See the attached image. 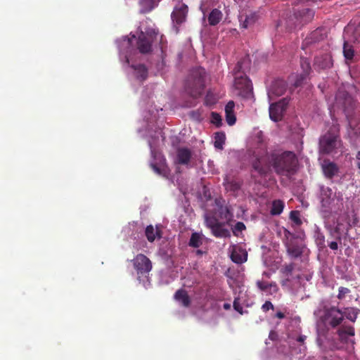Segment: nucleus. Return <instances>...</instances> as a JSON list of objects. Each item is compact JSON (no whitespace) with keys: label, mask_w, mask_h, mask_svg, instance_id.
Masks as SVG:
<instances>
[{"label":"nucleus","mask_w":360,"mask_h":360,"mask_svg":"<svg viewBox=\"0 0 360 360\" xmlns=\"http://www.w3.org/2000/svg\"><path fill=\"white\" fill-rule=\"evenodd\" d=\"M354 49L348 41L343 45V55L347 60H352L354 56Z\"/></svg>","instance_id":"7c9ffc66"},{"label":"nucleus","mask_w":360,"mask_h":360,"mask_svg":"<svg viewBox=\"0 0 360 360\" xmlns=\"http://www.w3.org/2000/svg\"><path fill=\"white\" fill-rule=\"evenodd\" d=\"M335 100L337 103L342 105L345 111L352 109L354 106V101L353 98L345 91H338Z\"/></svg>","instance_id":"ddd939ff"},{"label":"nucleus","mask_w":360,"mask_h":360,"mask_svg":"<svg viewBox=\"0 0 360 360\" xmlns=\"http://www.w3.org/2000/svg\"><path fill=\"white\" fill-rule=\"evenodd\" d=\"M245 63H248V60L246 59L240 60L237 63V64L236 65V66L233 69L234 77L236 76V75H245L244 69H243V65Z\"/></svg>","instance_id":"f704fd0d"},{"label":"nucleus","mask_w":360,"mask_h":360,"mask_svg":"<svg viewBox=\"0 0 360 360\" xmlns=\"http://www.w3.org/2000/svg\"><path fill=\"white\" fill-rule=\"evenodd\" d=\"M290 219L295 223V225L300 226L302 224V221L300 217V212L297 210H292L290 213Z\"/></svg>","instance_id":"ea45409f"},{"label":"nucleus","mask_w":360,"mask_h":360,"mask_svg":"<svg viewBox=\"0 0 360 360\" xmlns=\"http://www.w3.org/2000/svg\"><path fill=\"white\" fill-rule=\"evenodd\" d=\"M337 334L339 337V339L342 342H347V335H349V336L354 335V334H355L354 328L353 326H343L340 327L337 330Z\"/></svg>","instance_id":"4be33fe9"},{"label":"nucleus","mask_w":360,"mask_h":360,"mask_svg":"<svg viewBox=\"0 0 360 360\" xmlns=\"http://www.w3.org/2000/svg\"><path fill=\"white\" fill-rule=\"evenodd\" d=\"M233 309L238 311V313H240V314H243V307L241 306V304H240L239 302V299L238 298H235L234 301H233Z\"/></svg>","instance_id":"a18cd8bd"},{"label":"nucleus","mask_w":360,"mask_h":360,"mask_svg":"<svg viewBox=\"0 0 360 360\" xmlns=\"http://www.w3.org/2000/svg\"><path fill=\"white\" fill-rule=\"evenodd\" d=\"M356 158L359 161H360V151L357 153Z\"/></svg>","instance_id":"13d9d810"},{"label":"nucleus","mask_w":360,"mask_h":360,"mask_svg":"<svg viewBox=\"0 0 360 360\" xmlns=\"http://www.w3.org/2000/svg\"><path fill=\"white\" fill-rule=\"evenodd\" d=\"M354 42L360 43V23L355 27L353 32Z\"/></svg>","instance_id":"49530a36"},{"label":"nucleus","mask_w":360,"mask_h":360,"mask_svg":"<svg viewBox=\"0 0 360 360\" xmlns=\"http://www.w3.org/2000/svg\"><path fill=\"white\" fill-rule=\"evenodd\" d=\"M211 122L217 127H220L222 125V119L221 115L215 112L211 113Z\"/></svg>","instance_id":"58836bf2"},{"label":"nucleus","mask_w":360,"mask_h":360,"mask_svg":"<svg viewBox=\"0 0 360 360\" xmlns=\"http://www.w3.org/2000/svg\"><path fill=\"white\" fill-rule=\"evenodd\" d=\"M284 208V202L281 200H275L272 202L271 214L272 215H279Z\"/></svg>","instance_id":"c756f323"},{"label":"nucleus","mask_w":360,"mask_h":360,"mask_svg":"<svg viewBox=\"0 0 360 360\" xmlns=\"http://www.w3.org/2000/svg\"><path fill=\"white\" fill-rule=\"evenodd\" d=\"M155 0H140L141 12L143 13L151 11L154 8Z\"/></svg>","instance_id":"473e14b6"},{"label":"nucleus","mask_w":360,"mask_h":360,"mask_svg":"<svg viewBox=\"0 0 360 360\" xmlns=\"http://www.w3.org/2000/svg\"><path fill=\"white\" fill-rule=\"evenodd\" d=\"M290 98H283L278 102L271 103L269 106V117L271 120L278 122L281 120L289 104Z\"/></svg>","instance_id":"0eeeda50"},{"label":"nucleus","mask_w":360,"mask_h":360,"mask_svg":"<svg viewBox=\"0 0 360 360\" xmlns=\"http://www.w3.org/2000/svg\"><path fill=\"white\" fill-rule=\"evenodd\" d=\"M256 20L257 15L255 13H250V15L242 14L239 16L240 27L244 29H247L254 25Z\"/></svg>","instance_id":"5701e85b"},{"label":"nucleus","mask_w":360,"mask_h":360,"mask_svg":"<svg viewBox=\"0 0 360 360\" xmlns=\"http://www.w3.org/2000/svg\"><path fill=\"white\" fill-rule=\"evenodd\" d=\"M322 169L325 176L328 179H333L339 172L338 165L329 160H324L322 164Z\"/></svg>","instance_id":"f3484780"},{"label":"nucleus","mask_w":360,"mask_h":360,"mask_svg":"<svg viewBox=\"0 0 360 360\" xmlns=\"http://www.w3.org/2000/svg\"><path fill=\"white\" fill-rule=\"evenodd\" d=\"M282 231H283V227L282 228V230H280V232H282Z\"/></svg>","instance_id":"e2e57ef3"},{"label":"nucleus","mask_w":360,"mask_h":360,"mask_svg":"<svg viewBox=\"0 0 360 360\" xmlns=\"http://www.w3.org/2000/svg\"><path fill=\"white\" fill-rule=\"evenodd\" d=\"M343 319L345 317L352 322H355L358 315L360 314V309L356 307H345L342 310Z\"/></svg>","instance_id":"393cba45"},{"label":"nucleus","mask_w":360,"mask_h":360,"mask_svg":"<svg viewBox=\"0 0 360 360\" xmlns=\"http://www.w3.org/2000/svg\"><path fill=\"white\" fill-rule=\"evenodd\" d=\"M349 293H350V290L349 288L341 286L338 288V294L337 295V297L338 299L342 300Z\"/></svg>","instance_id":"c03bdc74"},{"label":"nucleus","mask_w":360,"mask_h":360,"mask_svg":"<svg viewBox=\"0 0 360 360\" xmlns=\"http://www.w3.org/2000/svg\"><path fill=\"white\" fill-rule=\"evenodd\" d=\"M145 233L149 242H153L157 237L161 238L160 231L158 229L155 230L152 225H149L146 228Z\"/></svg>","instance_id":"cd10ccee"},{"label":"nucleus","mask_w":360,"mask_h":360,"mask_svg":"<svg viewBox=\"0 0 360 360\" xmlns=\"http://www.w3.org/2000/svg\"><path fill=\"white\" fill-rule=\"evenodd\" d=\"M224 184L225 186V189L227 191H231L233 193L238 191L241 187L240 182L236 180L225 179Z\"/></svg>","instance_id":"c85d7f7f"},{"label":"nucleus","mask_w":360,"mask_h":360,"mask_svg":"<svg viewBox=\"0 0 360 360\" xmlns=\"http://www.w3.org/2000/svg\"><path fill=\"white\" fill-rule=\"evenodd\" d=\"M301 67L303 70L302 73H305L309 75L311 70V66L307 58L301 59Z\"/></svg>","instance_id":"37998d69"},{"label":"nucleus","mask_w":360,"mask_h":360,"mask_svg":"<svg viewBox=\"0 0 360 360\" xmlns=\"http://www.w3.org/2000/svg\"><path fill=\"white\" fill-rule=\"evenodd\" d=\"M204 253V252L201 250H196V255H202Z\"/></svg>","instance_id":"4d7b16f0"},{"label":"nucleus","mask_w":360,"mask_h":360,"mask_svg":"<svg viewBox=\"0 0 360 360\" xmlns=\"http://www.w3.org/2000/svg\"><path fill=\"white\" fill-rule=\"evenodd\" d=\"M188 245L193 248H198L202 245V239L198 233H192Z\"/></svg>","instance_id":"72a5a7b5"},{"label":"nucleus","mask_w":360,"mask_h":360,"mask_svg":"<svg viewBox=\"0 0 360 360\" xmlns=\"http://www.w3.org/2000/svg\"><path fill=\"white\" fill-rule=\"evenodd\" d=\"M153 34L157 35L155 31L153 32H141L139 36L137 41V49L139 52L143 54H146L152 51V43L153 41Z\"/></svg>","instance_id":"9d476101"},{"label":"nucleus","mask_w":360,"mask_h":360,"mask_svg":"<svg viewBox=\"0 0 360 360\" xmlns=\"http://www.w3.org/2000/svg\"><path fill=\"white\" fill-rule=\"evenodd\" d=\"M325 67H329V63H328V64H326V65H325Z\"/></svg>","instance_id":"680f3d73"},{"label":"nucleus","mask_w":360,"mask_h":360,"mask_svg":"<svg viewBox=\"0 0 360 360\" xmlns=\"http://www.w3.org/2000/svg\"><path fill=\"white\" fill-rule=\"evenodd\" d=\"M226 222H220L211 229L212 234L217 238L226 237L229 236V231L224 228Z\"/></svg>","instance_id":"bb28decb"},{"label":"nucleus","mask_w":360,"mask_h":360,"mask_svg":"<svg viewBox=\"0 0 360 360\" xmlns=\"http://www.w3.org/2000/svg\"><path fill=\"white\" fill-rule=\"evenodd\" d=\"M217 212L219 218L224 219L226 221V224L230 225L231 222L233 219V213L231 205H220Z\"/></svg>","instance_id":"6ab92c4d"},{"label":"nucleus","mask_w":360,"mask_h":360,"mask_svg":"<svg viewBox=\"0 0 360 360\" xmlns=\"http://www.w3.org/2000/svg\"><path fill=\"white\" fill-rule=\"evenodd\" d=\"M187 12L188 7L184 4L176 7L171 15L172 20L178 25L181 24L186 20Z\"/></svg>","instance_id":"dca6fc26"},{"label":"nucleus","mask_w":360,"mask_h":360,"mask_svg":"<svg viewBox=\"0 0 360 360\" xmlns=\"http://www.w3.org/2000/svg\"><path fill=\"white\" fill-rule=\"evenodd\" d=\"M150 167H151V168L153 169V170L155 173H157V174H161V170H160V167H158L155 164H153V163H152V164H150Z\"/></svg>","instance_id":"3c124183"},{"label":"nucleus","mask_w":360,"mask_h":360,"mask_svg":"<svg viewBox=\"0 0 360 360\" xmlns=\"http://www.w3.org/2000/svg\"><path fill=\"white\" fill-rule=\"evenodd\" d=\"M223 307L224 309L226 310H229L231 309V304H229V303H224V305H223Z\"/></svg>","instance_id":"6e6d98bb"},{"label":"nucleus","mask_w":360,"mask_h":360,"mask_svg":"<svg viewBox=\"0 0 360 360\" xmlns=\"http://www.w3.org/2000/svg\"><path fill=\"white\" fill-rule=\"evenodd\" d=\"M226 136L222 131H218L214 134V147L217 149H222L225 143Z\"/></svg>","instance_id":"2f4dec72"},{"label":"nucleus","mask_w":360,"mask_h":360,"mask_svg":"<svg viewBox=\"0 0 360 360\" xmlns=\"http://www.w3.org/2000/svg\"><path fill=\"white\" fill-rule=\"evenodd\" d=\"M135 72L136 77L143 82L148 77V69L143 64L131 65Z\"/></svg>","instance_id":"b1692460"},{"label":"nucleus","mask_w":360,"mask_h":360,"mask_svg":"<svg viewBox=\"0 0 360 360\" xmlns=\"http://www.w3.org/2000/svg\"><path fill=\"white\" fill-rule=\"evenodd\" d=\"M191 151L187 148H179L177 149L176 156L178 162L181 165H187L191 158Z\"/></svg>","instance_id":"412c9836"},{"label":"nucleus","mask_w":360,"mask_h":360,"mask_svg":"<svg viewBox=\"0 0 360 360\" xmlns=\"http://www.w3.org/2000/svg\"><path fill=\"white\" fill-rule=\"evenodd\" d=\"M223 18L222 12L217 9H213L208 15L207 20L209 25L211 26H215L219 23Z\"/></svg>","instance_id":"a878e982"},{"label":"nucleus","mask_w":360,"mask_h":360,"mask_svg":"<svg viewBox=\"0 0 360 360\" xmlns=\"http://www.w3.org/2000/svg\"><path fill=\"white\" fill-rule=\"evenodd\" d=\"M174 299L184 307L188 308L191 306V300L185 289L181 288L176 290L174 295Z\"/></svg>","instance_id":"a211bd4d"},{"label":"nucleus","mask_w":360,"mask_h":360,"mask_svg":"<svg viewBox=\"0 0 360 360\" xmlns=\"http://www.w3.org/2000/svg\"><path fill=\"white\" fill-rule=\"evenodd\" d=\"M205 222L206 226L209 229H212V228L215 227L218 224H219L221 221H219V219L214 216L206 215L205 217Z\"/></svg>","instance_id":"e433bc0d"},{"label":"nucleus","mask_w":360,"mask_h":360,"mask_svg":"<svg viewBox=\"0 0 360 360\" xmlns=\"http://www.w3.org/2000/svg\"><path fill=\"white\" fill-rule=\"evenodd\" d=\"M234 86L236 89L240 91V93L243 96H246L250 94L252 90L251 81L245 75H236L234 78Z\"/></svg>","instance_id":"f8f14e48"},{"label":"nucleus","mask_w":360,"mask_h":360,"mask_svg":"<svg viewBox=\"0 0 360 360\" xmlns=\"http://www.w3.org/2000/svg\"><path fill=\"white\" fill-rule=\"evenodd\" d=\"M231 259L236 264H243L247 261L248 253L241 248L233 246L231 252Z\"/></svg>","instance_id":"2eb2a0df"},{"label":"nucleus","mask_w":360,"mask_h":360,"mask_svg":"<svg viewBox=\"0 0 360 360\" xmlns=\"http://www.w3.org/2000/svg\"><path fill=\"white\" fill-rule=\"evenodd\" d=\"M340 144L338 136L327 133L320 138L319 151L322 154H330Z\"/></svg>","instance_id":"423d86ee"},{"label":"nucleus","mask_w":360,"mask_h":360,"mask_svg":"<svg viewBox=\"0 0 360 360\" xmlns=\"http://www.w3.org/2000/svg\"><path fill=\"white\" fill-rule=\"evenodd\" d=\"M257 286L262 291L266 290L268 288H273L274 292L278 290V287L275 283H269L264 281H257Z\"/></svg>","instance_id":"c9c22d12"},{"label":"nucleus","mask_w":360,"mask_h":360,"mask_svg":"<svg viewBox=\"0 0 360 360\" xmlns=\"http://www.w3.org/2000/svg\"><path fill=\"white\" fill-rule=\"evenodd\" d=\"M316 243L319 246L323 247L325 245V237L323 234L319 233L316 238Z\"/></svg>","instance_id":"de8ad7c7"},{"label":"nucleus","mask_w":360,"mask_h":360,"mask_svg":"<svg viewBox=\"0 0 360 360\" xmlns=\"http://www.w3.org/2000/svg\"><path fill=\"white\" fill-rule=\"evenodd\" d=\"M283 243L288 255L292 259L300 257L304 251V245L300 243L298 238L285 228H283Z\"/></svg>","instance_id":"7ed1b4c3"},{"label":"nucleus","mask_w":360,"mask_h":360,"mask_svg":"<svg viewBox=\"0 0 360 360\" xmlns=\"http://www.w3.org/2000/svg\"><path fill=\"white\" fill-rule=\"evenodd\" d=\"M335 193L333 190L324 185L319 186V195L321 207L325 212H329L331 210L332 204L335 201Z\"/></svg>","instance_id":"6e6552de"},{"label":"nucleus","mask_w":360,"mask_h":360,"mask_svg":"<svg viewBox=\"0 0 360 360\" xmlns=\"http://www.w3.org/2000/svg\"><path fill=\"white\" fill-rule=\"evenodd\" d=\"M329 248L333 250H336L338 248V243L335 241L330 242L328 244Z\"/></svg>","instance_id":"8fccbe9b"},{"label":"nucleus","mask_w":360,"mask_h":360,"mask_svg":"<svg viewBox=\"0 0 360 360\" xmlns=\"http://www.w3.org/2000/svg\"><path fill=\"white\" fill-rule=\"evenodd\" d=\"M269 338H271V339H273V338H274L273 333H271L269 334Z\"/></svg>","instance_id":"052dcab7"},{"label":"nucleus","mask_w":360,"mask_h":360,"mask_svg":"<svg viewBox=\"0 0 360 360\" xmlns=\"http://www.w3.org/2000/svg\"><path fill=\"white\" fill-rule=\"evenodd\" d=\"M262 309L264 311H267L269 309H274V305L270 301H266L264 304L262 305Z\"/></svg>","instance_id":"09e8293b"},{"label":"nucleus","mask_w":360,"mask_h":360,"mask_svg":"<svg viewBox=\"0 0 360 360\" xmlns=\"http://www.w3.org/2000/svg\"><path fill=\"white\" fill-rule=\"evenodd\" d=\"M295 26L301 27L312 20L314 12L309 8H303L294 12Z\"/></svg>","instance_id":"9b49d317"},{"label":"nucleus","mask_w":360,"mask_h":360,"mask_svg":"<svg viewBox=\"0 0 360 360\" xmlns=\"http://www.w3.org/2000/svg\"><path fill=\"white\" fill-rule=\"evenodd\" d=\"M269 338H271V339H273V338H274L273 333H271L269 334Z\"/></svg>","instance_id":"bf43d9fd"},{"label":"nucleus","mask_w":360,"mask_h":360,"mask_svg":"<svg viewBox=\"0 0 360 360\" xmlns=\"http://www.w3.org/2000/svg\"><path fill=\"white\" fill-rule=\"evenodd\" d=\"M205 71L201 68L191 71L185 84V90L193 98L200 96L205 87Z\"/></svg>","instance_id":"f03ea898"},{"label":"nucleus","mask_w":360,"mask_h":360,"mask_svg":"<svg viewBox=\"0 0 360 360\" xmlns=\"http://www.w3.org/2000/svg\"><path fill=\"white\" fill-rule=\"evenodd\" d=\"M246 226L243 222L238 221L235 226L232 228V232L234 236H238L239 233L245 230Z\"/></svg>","instance_id":"a19ab883"},{"label":"nucleus","mask_w":360,"mask_h":360,"mask_svg":"<svg viewBox=\"0 0 360 360\" xmlns=\"http://www.w3.org/2000/svg\"><path fill=\"white\" fill-rule=\"evenodd\" d=\"M287 89V84L285 82L283 79H276L274 80L268 91V95L269 97L272 96H280L283 95Z\"/></svg>","instance_id":"4468645a"},{"label":"nucleus","mask_w":360,"mask_h":360,"mask_svg":"<svg viewBox=\"0 0 360 360\" xmlns=\"http://www.w3.org/2000/svg\"><path fill=\"white\" fill-rule=\"evenodd\" d=\"M266 161L274 172L281 176L294 173L297 164V158L293 152L278 149L268 152Z\"/></svg>","instance_id":"f257e3e1"},{"label":"nucleus","mask_w":360,"mask_h":360,"mask_svg":"<svg viewBox=\"0 0 360 360\" xmlns=\"http://www.w3.org/2000/svg\"><path fill=\"white\" fill-rule=\"evenodd\" d=\"M224 201L221 198H216L215 199V205L217 207V210L219 209L220 205H224L223 202Z\"/></svg>","instance_id":"603ef678"},{"label":"nucleus","mask_w":360,"mask_h":360,"mask_svg":"<svg viewBox=\"0 0 360 360\" xmlns=\"http://www.w3.org/2000/svg\"><path fill=\"white\" fill-rule=\"evenodd\" d=\"M306 338V336L304 335H300L297 338V340L299 342H303Z\"/></svg>","instance_id":"5fc2aeb1"},{"label":"nucleus","mask_w":360,"mask_h":360,"mask_svg":"<svg viewBox=\"0 0 360 360\" xmlns=\"http://www.w3.org/2000/svg\"><path fill=\"white\" fill-rule=\"evenodd\" d=\"M275 316L277 317L278 319H282L285 317V314L281 311H278L276 314Z\"/></svg>","instance_id":"864d4df0"},{"label":"nucleus","mask_w":360,"mask_h":360,"mask_svg":"<svg viewBox=\"0 0 360 360\" xmlns=\"http://www.w3.org/2000/svg\"><path fill=\"white\" fill-rule=\"evenodd\" d=\"M264 160L262 158H257L252 162V170H251V178L253 179L255 183H259V177H265L271 167L269 166L266 161V158Z\"/></svg>","instance_id":"39448f33"},{"label":"nucleus","mask_w":360,"mask_h":360,"mask_svg":"<svg viewBox=\"0 0 360 360\" xmlns=\"http://www.w3.org/2000/svg\"><path fill=\"white\" fill-rule=\"evenodd\" d=\"M132 262L139 281L141 277H147L153 267L150 259L143 254H138Z\"/></svg>","instance_id":"20e7f679"},{"label":"nucleus","mask_w":360,"mask_h":360,"mask_svg":"<svg viewBox=\"0 0 360 360\" xmlns=\"http://www.w3.org/2000/svg\"><path fill=\"white\" fill-rule=\"evenodd\" d=\"M295 269V264L291 262L288 264H285L282 266L280 271L282 274L285 276H289L292 274L293 270Z\"/></svg>","instance_id":"4c0bfd02"},{"label":"nucleus","mask_w":360,"mask_h":360,"mask_svg":"<svg viewBox=\"0 0 360 360\" xmlns=\"http://www.w3.org/2000/svg\"><path fill=\"white\" fill-rule=\"evenodd\" d=\"M324 317L332 328L338 327L344 320L342 310L334 306L324 309Z\"/></svg>","instance_id":"1a4fd4ad"},{"label":"nucleus","mask_w":360,"mask_h":360,"mask_svg":"<svg viewBox=\"0 0 360 360\" xmlns=\"http://www.w3.org/2000/svg\"><path fill=\"white\" fill-rule=\"evenodd\" d=\"M235 103L230 101L225 106L226 121L229 126L233 125L236 122V117L234 113Z\"/></svg>","instance_id":"aec40b11"},{"label":"nucleus","mask_w":360,"mask_h":360,"mask_svg":"<svg viewBox=\"0 0 360 360\" xmlns=\"http://www.w3.org/2000/svg\"><path fill=\"white\" fill-rule=\"evenodd\" d=\"M307 76H308V75H307L305 73H302L300 75H297L295 77V79L294 81L293 86L295 88L300 86L302 84L304 80L306 79Z\"/></svg>","instance_id":"79ce46f5"}]
</instances>
